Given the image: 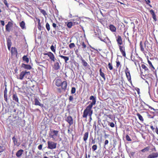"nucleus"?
<instances>
[{
    "instance_id": "38",
    "label": "nucleus",
    "mask_w": 158,
    "mask_h": 158,
    "mask_svg": "<svg viewBox=\"0 0 158 158\" xmlns=\"http://www.w3.org/2000/svg\"><path fill=\"white\" fill-rule=\"evenodd\" d=\"M140 50L142 52H143L144 51V48L143 47V46L142 45V42H140Z\"/></svg>"
},
{
    "instance_id": "48",
    "label": "nucleus",
    "mask_w": 158,
    "mask_h": 158,
    "mask_svg": "<svg viewBox=\"0 0 158 158\" xmlns=\"http://www.w3.org/2000/svg\"><path fill=\"white\" fill-rule=\"evenodd\" d=\"M116 66L117 68H118L120 65V62L118 61H116Z\"/></svg>"
},
{
    "instance_id": "35",
    "label": "nucleus",
    "mask_w": 158,
    "mask_h": 158,
    "mask_svg": "<svg viewBox=\"0 0 158 158\" xmlns=\"http://www.w3.org/2000/svg\"><path fill=\"white\" fill-rule=\"evenodd\" d=\"M148 64L149 65L150 67H152V69H151L152 70V71H153L154 72V70L155 69V68H154V66L152 64L151 62L149 60H148Z\"/></svg>"
},
{
    "instance_id": "50",
    "label": "nucleus",
    "mask_w": 158,
    "mask_h": 158,
    "mask_svg": "<svg viewBox=\"0 0 158 158\" xmlns=\"http://www.w3.org/2000/svg\"><path fill=\"white\" fill-rule=\"evenodd\" d=\"M41 12L44 15H47L46 11L44 10H41Z\"/></svg>"
},
{
    "instance_id": "8",
    "label": "nucleus",
    "mask_w": 158,
    "mask_h": 158,
    "mask_svg": "<svg viewBox=\"0 0 158 158\" xmlns=\"http://www.w3.org/2000/svg\"><path fill=\"white\" fill-rule=\"evenodd\" d=\"M67 86V81H63L60 86L61 89L64 91H65L66 89Z\"/></svg>"
},
{
    "instance_id": "37",
    "label": "nucleus",
    "mask_w": 158,
    "mask_h": 158,
    "mask_svg": "<svg viewBox=\"0 0 158 158\" xmlns=\"http://www.w3.org/2000/svg\"><path fill=\"white\" fill-rule=\"evenodd\" d=\"M46 27L48 31H49L50 30V25L48 23H47L46 25Z\"/></svg>"
},
{
    "instance_id": "11",
    "label": "nucleus",
    "mask_w": 158,
    "mask_h": 158,
    "mask_svg": "<svg viewBox=\"0 0 158 158\" xmlns=\"http://www.w3.org/2000/svg\"><path fill=\"white\" fill-rule=\"evenodd\" d=\"M12 23L10 22H9L8 24L6 26V31L10 32V27L12 26Z\"/></svg>"
},
{
    "instance_id": "20",
    "label": "nucleus",
    "mask_w": 158,
    "mask_h": 158,
    "mask_svg": "<svg viewBox=\"0 0 158 158\" xmlns=\"http://www.w3.org/2000/svg\"><path fill=\"white\" fill-rule=\"evenodd\" d=\"M12 98L13 100L15 102L19 103V99L16 94H13Z\"/></svg>"
},
{
    "instance_id": "64",
    "label": "nucleus",
    "mask_w": 158,
    "mask_h": 158,
    "mask_svg": "<svg viewBox=\"0 0 158 158\" xmlns=\"http://www.w3.org/2000/svg\"><path fill=\"white\" fill-rule=\"evenodd\" d=\"M58 91L59 92H61V89L60 88H58Z\"/></svg>"
},
{
    "instance_id": "29",
    "label": "nucleus",
    "mask_w": 158,
    "mask_h": 158,
    "mask_svg": "<svg viewBox=\"0 0 158 158\" xmlns=\"http://www.w3.org/2000/svg\"><path fill=\"white\" fill-rule=\"evenodd\" d=\"M100 74V76L103 78L104 81L106 80V77L104 73L102 71V69H100L99 70Z\"/></svg>"
},
{
    "instance_id": "57",
    "label": "nucleus",
    "mask_w": 158,
    "mask_h": 158,
    "mask_svg": "<svg viewBox=\"0 0 158 158\" xmlns=\"http://www.w3.org/2000/svg\"><path fill=\"white\" fill-rule=\"evenodd\" d=\"M91 143H92V144H94L95 143V140L93 139V138L92 139Z\"/></svg>"
},
{
    "instance_id": "28",
    "label": "nucleus",
    "mask_w": 158,
    "mask_h": 158,
    "mask_svg": "<svg viewBox=\"0 0 158 158\" xmlns=\"http://www.w3.org/2000/svg\"><path fill=\"white\" fill-rule=\"evenodd\" d=\"M110 30L112 32H115L116 31V28L113 25H110L109 26Z\"/></svg>"
},
{
    "instance_id": "43",
    "label": "nucleus",
    "mask_w": 158,
    "mask_h": 158,
    "mask_svg": "<svg viewBox=\"0 0 158 158\" xmlns=\"http://www.w3.org/2000/svg\"><path fill=\"white\" fill-rule=\"evenodd\" d=\"M76 89L75 87H72L71 90V93L72 94H73L75 93Z\"/></svg>"
},
{
    "instance_id": "23",
    "label": "nucleus",
    "mask_w": 158,
    "mask_h": 158,
    "mask_svg": "<svg viewBox=\"0 0 158 158\" xmlns=\"http://www.w3.org/2000/svg\"><path fill=\"white\" fill-rule=\"evenodd\" d=\"M19 25L20 27L22 29H26L25 23L24 21H22L19 23Z\"/></svg>"
},
{
    "instance_id": "63",
    "label": "nucleus",
    "mask_w": 158,
    "mask_h": 158,
    "mask_svg": "<svg viewBox=\"0 0 158 158\" xmlns=\"http://www.w3.org/2000/svg\"><path fill=\"white\" fill-rule=\"evenodd\" d=\"M150 127L153 130L155 129V128L152 126H151Z\"/></svg>"
},
{
    "instance_id": "55",
    "label": "nucleus",
    "mask_w": 158,
    "mask_h": 158,
    "mask_svg": "<svg viewBox=\"0 0 158 158\" xmlns=\"http://www.w3.org/2000/svg\"><path fill=\"white\" fill-rule=\"evenodd\" d=\"M40 20H39V23H38V26H39V27H38V28H39V29H40V28L41 27V25H40Z\"/></svg>"
},
{
    "instance_id": "6",
    "label": "nucleus",
    "mask_w": 158,
    "mask_h": 158,
    "mask_svg": "<svg viewBox=\"0 0 158 158\" xmlns=\"http://www.w3.org/2000/svg\"><path fill=\"white\" fill-rule=\"evenodd\" d=\"M44 55H47L49 57L51 61L55 62L56 59L55 58V56L54 54L51 52H48L47 53H45Z\"/></svg>"
},
{
    "instance_id": "22",
    "label": "nucleus",
    "mask_w": 158,
    "mask_h": 158,
    "mask_svg": "<svg viewBox=\"0 0 158 158\" xmlns=\"http://www.w3.org/2000/svg\"><path fill=\"white\" fill-rule=\"evenodd\" d=\"M23 150L22 149H20L18 150L16 153V156L17 157H20L22 154Z\"/></svg>"
},
{
    "instance_id": "5",
    "label": "nucleus",
    "mask_w": 158,
    "mask_h": 158,
    "mask_svg": "<svg viewBox=\"0 0 158 158\" xmlns=\"http://www.w3.org/2000/svg\"><path fill=\"white\" fill-rule=\"evenodd\" d=\"M30 72L22 71L20 74L19 77L18 78L20 80L23 79L24 77L25 76L26 78L27 77V76L30 75Z\"/></svg>"
},
{
    "instance_id": "7",
    "label": "nucleus",
    "mask_w": 158,
    "mask_h": 158,
    "mask_svg": "<svg viewBox=\"0 0 158 158\" xmlns=\"http://www.w3.org/2000/svg\"><path fill=\"white\" fill-rule=\"evenodd\" d=\"M65 120L69 124V126L73 124V119L71 116H69L67 117Z\"/></svg>"
},
{
    "instance_id": "40",
    "label": "nucleus",
    "mask_w": 158,
    "mask_h": 158,
    "mask_svg": "<svg viewBox=\"0 0 158 158\" xmlns=\"http://www.w3.org/2000/svg\"><path fill=\"white\" fill-rule=\"evenodd\" d=\"M142 67L144 69L145 71H148V68L146 67V66L144 64H142Z\"/></svg>"
},
{
    "instance_id": "21",
    "label": "nucleus",
    "mask_w": 158,
    "mask_h": 158,
    "mask_svg": "<svg viewBox=\"0 0 158 158\" xmlns=\"http://www.w3.org/2000/svg\"><path fill=\"white\" fill-rule=\"evenodd\" d=\"M150 13L152 16V17L155 21L157 20V19L156 18V15L155 14L153 10H151L150 11Z\"/></svg>"
},
{
    "instance_id": "3",
    "label": "nucleus",
    "mask_w": 158,
    "mask_h": 158,
    "mask_svg": "<svg viewBox=\"0 0 158 158\" xmlns=\"http://www.w3.org/2000/svg\"><path fill=\"white\" fill-rule=\"evenodd\" d=\"M59 131L54 130H50L49 135L50 138H52L53 140L56 141V137L58 136Z\"/></svg>"
},
{
    "instance_id": "33",
    "label": "nucleus",
    "mask_w": 158,
    "mask_h": 158,
    "mask_svg": "<svg viewBox=\"0 0 158 158\" xmlns=\"http://www.w3.org/2000/svg\"><path fill=\"white\" fill-rule=\"evenodd\" d=\"M150 149V147H147L144 148L141 150V152H147L149 151Z\"/></svg>"
},
{
    "instance_id": "17",
    "label": "nucleus",
    "mask_w": 158,
    "mask_h": 158,
    "mask_svg": "<svg viewBox=\"0 0 158 158\" xmlns=\"http://www.w3.org/2000/svg\"><path fill=\"white\" fill-rule=\"evenodd\" d=\"M12 139L15 145H16L17 146H19L20 145V143L19 142H18V140L15 137V136L13 137L12 138Z\"/></svg>"
},
{
    "instance_id": "24",
    "label": "nucleus",
    "mask_w": 158,
    "mask_h": 158,
    "mask_svg": "<svg viewBox=\"0 0 158 158\" xmlns=\"http://www.w3.org/2000/svg\"><path fill=\"white\" fill-rule=\"evenodd\" d=\"M117 41L118 44L119 45H121L122 44V39L121 36L118 35V38L117 39Z\"/></svg>"
},
{
    "instance_id": "2",
    "label": "nucleus",
    "mask_w": 158,
    "mask_h": 158,
    "mask_svg": "<svg viewBox=\"0 0 158 158\" xmlns=\"http://www.w3.org/2000/svg\"><path fill=\"white\" fill-rule=\"evenodd\" d=\"M135 106L138 107V109L139 111H141L143 110H146V109L145 107L144 104H145V103L142 100L140 101L139 102L136 100L135 102Z\"/></svg>"
},
{
    "instance_id": "1",
    "label": "nucleus",
    "mask_w": 158,
    "mask_h": 158,
    "mask_svg": "<svg viewBox=\"0 0 158 158\" xmlns=\"http://www.w3.org/2000/svg\"><path fill=\"white\" fill-rule=\"evenodd\" d=\"M90 100H92V102L89 105L87 106L84 110L82 117L83 118H87V116H90L93 114V110L92 108L93 105H94L96 102V98L93 96H91L89 98Z\"/></svg>"
},
{
    "instance_id": "15",
    "label": "nucleus",
    "mask_w": 158,
    "mask_h": 158,
    "mask_svg": "<svg viewBox=\"0 0 158 158\" xmlns=\"http://www.w3.org/2000/svg\"><path fill=\"white\" fill-rule=\"evenodd\" d=\"M22 67L23 68L25 69H27L28 70L31 69L32 67L31 66V65L28 64H24L23 63L22 64Z\"/></svg>"
},
{
    "instance_id": "26",
    "label": "nucleus",
    "mask_w": 158,
    "mask_h": 158,
    "mask_svg": "<svg viewBox=\"0 0 158 158\" xmlns=\"http://www.w3.org/2000/svg\"><path fill=\"white\" fill-rule=\"evenodd\" d=\"M77 45L79 47L81 45L82 47V48H83L84 50L86 47V45L84 41H81L80 43V44L79 45L77 43Z\"/></svg>"
},
{
    "instance_id": "32",
    "label": "nucleus",
    "mask_w": 158,
    "mask_h": 158,
    "mask_svg": "<svg viewBox=\"0 0 158 158\" xmlns=\"http://www.w3.org/2000/svg\"><path fill=\"white\" fill-rule=\"evenodd\" d=\"M125 73H126V77H127V78L128 81H131V75H130V72H128Z\"/></svg>"
},
{
    "instance_id": "56",
    "label": "nucleus",
    "mask_w": 158,
    "mask_h": 158,
    "mask_svg": "<svg viewBox=\"0 0 158 158\" xmlns=\"http://www.w3.org/2000/svg\"><path fill=\"white\" fill-rule=\"evenodd\" d=\"M128 72H129L130 71L129 70L128 68L126 67V69H125V73Z\"/></svg>"
},
{
    "instance_id": "46",
    "label": "nucleus",
    "mask_w": 158,
    "mask_h": 158,
    "mask_svg": "<svg viewBox=\"0 0 158 158\" xmlns=\"http://www.w3.org/2000/svg\"><path fill=\"white\" fill-rule=\"evenodd\" d=\"M126 140H127L128 141H131V139H130L129 136L128 135H127L126 136Z\"/></svg>"
},
{
    "instance_id": "18",
    "label": "nucleus",
    "mask_w": 158,
    "mask_h": 158,
    "mask_svg": "<svg viewBox=\"0 0 158 158\" xmlns=\"http://www.w3.org/2000/svg\"><path fill=\"white\" fill-rule=\"evenodd\" d=\"M88 136H89V132H85L84 135L83 137V139L85 143H86V141L88 139Z\"/></svg>"
},
{
    "instance_id": "58",
    "label": "nucleus",
    "mask_w": 158,
    "mask_h": 158,
    "mask_svg": "<svg viewBox=\"0 0 158 158\" xmlns=\"http://www.w3.org/2000/svg\"><path fill=\"white\" fill-rule=\"evenodd\" d=\"M155 131L156 134L158 135V128L157 127L156 128Z\"/></svg>"
},
{
    "instance_id": "34",
    "label": "nucleus",
    "mask_w": 158,
    "mask_h": 158,
    "mask_svg": "<svg viewBox=\"0 0 158 158\" xmlns=\"http://www.w3.org/2000/svg\"><path fill=\"white\" fill-rule=\"evenodd\" d=\"M137 116H138L139 119L141 121L143 122V119L142 116L139 113L136 114Z\"/></svg>"
},
{
    "instance_id": "42",
    "label": "nucleus",
    "mask_w": 158,
    "mask_h": 158,
    "mask_svg": "<svg viewBox=\"0 0 158 158\" xmlns=\"http://www.w3.org/2000/svg\"><path fill=\"white\" fill-rule=\"evenodd\" d=\"M72 25V23L71 22L68 23L67 24V26L69 28H71Z\"/></svg>"
},
{
    "instance_id": "59",
    "label": "nucleus",
    "mask_w": 158,
    "mask_h": 158,
    "mask_svg": "<svg viewBox=\"0 0 158 158\" xmlns=\"http://www.w3.org/2000/svg\"><path fill=\"white\" fill-rule=\"evenodd\" d=\"M2 148L3 147H1V146L0 147V149L2 150H1V151L0 150V153L2 152L4 150V149H2Z\"/></svg>"
},
{
    "instance_id": "61",
    "label": "nucleus",
    "mask_w": 158,
    "mask_h": 158,
    "mask_svg": "<svg viewBox=\"0 0 158 158\" xmlns=\"http://www.w3.org/2000/svg\"><path fill=\"white\" fill-rule=\"evenodd\" d=\"M52 26L54 27H55L56 26V24L55 23H53L52 24Z\"/></svg>"
},
{
    "instance_id": "16",
    "label": "nucleus",
    "mask_w": 158,
    "mask_h": 158,
    "mask_svg": "<svg viewBox=\"0 0 158 158\" xmlns=\"http://www.w3.org/2000/svg\"><path fill=\"white\" fill-rule=\"evenodd\" d=\"M7 90L6 87L5 89V90L4 91V97L5 101L7 102Z\"/></svg>"
},
{
    "instance_id": "30",
    "label": "nucleus",
    "mask_w": 158,
    "mask_h": 158,
    "mask_svg": "<svg viewBox=\"0 0 158 158\" xmlns=\"http://www.w3.org/2000/svg\"><path fill=\"white\" fill-rule=\"evenodd\" d=\"M23 60L26 62L27 63H28L29 61L28 58L27 57V56H24L23 57Z\"/></svg>"
},
{
    "instance_id": "49",
    "label": "nucleus",
    "mask_w": 158,
    "mask_h": 158,
    "mask_svg": "<svg viewBox=\"0 0 158 158\" xmlns=\"http://www.w3.org/2000/svg\"><path fill=\"white\" fill-rule=\"evenodd\" d=\"M108 143H109V141H108V140H105V142H104V148H105L106 145H107Z\"/></svg>"
},
{
    "instance_id": "44",
    "label": "nucleus",
    "mask_w": 158,
    "mask_h": 158,
    "mask_svg": "<svg viewBox=\"0 0 158 158\" xmlns=\"http://www.w3.org/2000/svg\"><path fill=\"white\" fill-rule=\"evenodd\" d=\"M108 66L109 68V69L110 70H112L113 69V66L112 64L110 63H109L108 64Z\"/></svg>"
},
{
    "instance_id": "9",
    "label": "nucleus",
    "mask_w": 158,
    "mask_h": 158,
    "mask_svg": "<svg viewBox=\"0 0 158 158\" xmlns=\"http://www.w3.org/2000/svg\"><path fill=\"white\" fill-rule=\"evenodd\" d=\"M158 157V152H153L150 154L147 158H156Z\"/></svg>"
},
{
    "instance_id": "51",
    "label": "nucleus",
    "mask_w": 158,
    "mask_h": 158,
    "mask_svg": "<svg viewBox=\"0 0 158 158\" xmlns=\"http://www.w3.org/2000/svg\"><path fill=\"white\" fill-rule=\"evenodd\" d=\"M42 147H43L42 144H40L38 146V149L40 150H41L42 149Z\"/></svg>"
},
{
    "instance_id": "60",
    "label": "nucleus",
    "mask_w": 158,
    "mask_h": 158,
    "mask_svg": "<svg viewBox=\"0 0 158 158\" xmlns=\"http://www.w3.org/2000/svg\"><path fill=\"white\" fill-rule=\"evenodd\" d=\"M34 111H39L40 112H41L40 110L39 109H36L35 110H34Z\"/></svg>"
},
{
    "instance_id": "54",
    "label": "nucleus",
    "mask_w": 158,
    "mask_h": 158,
    "mask_svg": "<svg viewBox=\"0 0 158 158\" xmlns=\"http://www.w3.org/2000/svg\"><path fill=\"white\" fill-rule=\"evenodd\" d=\"M145 1L146 2V3L148 5H149V3H150V0H147V1L146 0H145Z\"/></svg>"
},
{
    "instance_id": "53",
    "label": "nucleus",
    "mask_w": 158,
    "mask_h": 158,
    "mask_svg": "<svg viewBox=\"0 0 158 158\" xmlns=\"http://www.w3.org/2000/svg\"><path fill=\"white\" fill-rule=\"evenodd\" d=\"M0 23L2 25V26H4V25H5V23H4V21H3V20H1L0 21Z\"/></svg>"
},
{
    "instance_id": "41",
    "label": "nucleus",
    "mask_w": 158,
    "mask_h": 158,
    "mask_svg": "<svg viewBox=\"0 0 158 158\" xmlns=\"http://www.w3.org/2000/svg\"><path fill=\"white\" fill-rule=\"evenodd\" d=\"M75 46L74 43H72L70 44L69 45V47L70 48H72Z\"/></svg>"
},
{
    "instance_id": "27",
    "label": "nucleus",
    "mask_w": 158,
    "mask_h": 158,
    "mask_svg": "<svg viewBox=\"0 0 158 158\" xmlns=\"http://www.w3.org/2000/svg\"><path fill=\"white\" fill-rule=\"evenodd\" d=\"M59 56L61 58L64 59L65 63H67V61L69 60V57L68 56H64L61 55H59Z\"/></svg>"
},
{
    "instance_id": "47",
    "label": "nucleus",
    "mask_w": 158,
    "mask_h": 158,
    "mask_svg": "<svg viewBox=\"0 0 158 158\" xmlns=\"http://www.w3.org/2000/svg\"><path fill=\"white\" fill-rule=\"evenodd\" d=\"M3 2L5 5L7 7H8L9 6L8 5V4L6 0H4Z\"/></svg>"
},
{
    "instance_id": "4",
    "label": "nucleus",
    "mask_w": 158,
    "mask_h": 158,
    "mask_svg": "<svg viewBox=\"0 0 158 158\" xmlns=\"http://www.w3.org/2000/svg\"><path fill=\"white\" fill-rule=\"evenodd\" d=\"M48 148L50 149H55L56 147L57 143L51 141H49L47 142Z\"/></svg>"
},
{
    "instance_id": "31",
    "label": "nucleus",
    "mask_w": 158,
    "mask_h": 158,
    "mask_svg": "<svg viewBox=\"0 0 158 158\" xmlns=\"http://www.w3.org/2000/svg\"><path fill=\"white\" fill-rule=\"evenodd\" d=\"M81 60L82 61V64L84 66L86 67L89 65V64H88L87 62L85 61L82 58Z\"/></svg>"
},
{
    "instance_id": "13",
    "label": "nucleus",
    "mask_w": 158,
    "mask_h": 158,
    "mask_svg": "<svg viewBox=\"0 0 158 158\" xmlns=\"http://www.w3.org/2000/svg\"><path fill=\"white\" fill-rule=\"evenodd\" d=\"M63 81L60 79H58L55 80V84L57 87H60Z\"/></svg>"
},
{
    "instance_id": "45",
    "label": "nucleus",
    "mask_w": 158,
    "mask_h": 158,
    "mask_svg": "<svg viewBox=\"0 0 158 158\" xmlns=\"http://www.w3.org/2000/svg\"><path fill=\"white\" fill-rule=\"evenodd\" d=\"M108 125L112 127H114V124L112 122H109L108 123Z\"/></svg>"
},
{
    "instance_id": "12",
    "label": "nucleus",
    "mask_w": 158,
    "mask_h": 158,
    "mask_svg": "<svg viewBox=\"0 0 158 158\" xmlns=\"http://www.w3.org/2000/svg\"><path fill=\"white\" fill-rule=\"evenodd\" d=\"M53 68L55 70H58L60 69V65L58 62H56L54 63Z\"/></svg>"
},
{
    "instance_id": "25",
    "label": "nucleus",
    "mask_w": 158,
    "mask_h": 158,
    "mask_svg": "<svg viewBox=\"0 0 158 158\" xmlns=\"http://www.w3.org/2000/svg\"><path fill=\"white\" fill-rule=\"evenodd\" d=\"M7 43L8 48L9 50H10L12 43L11 40L9 38L7 39Z\"/></svg>"
},
{
    "instance_id": "14",
    "label": "nucleus",
    "mask_w": 158,
    "mask_h": 158,
    "mask_svg": "<svg viewBox=\"0 0 158 158\" xmlns=\"http://www.w3.org/2000/svg\"><path fill=\"white\" fill-rule=\"evenodd\" d=\"M119 49L122 53V54L123 55V56H126V53L125 52V48L124 47L121 46L120 45H119Z\"/></svg>"
},
{
    "instance_id": "62",
    "label": "nucleus",
    "mask_w": 158,
    "mask_h": 158,
    "mask_svg": "<svg viewBox=\"0 0 158 158\" xmlns=\"http://www.w3.org/2000/svg\"><path fill=\"white\" fill-rule=\"evenodd\" d=\"M149 108H150V109H151V110H155V109H154L152 107H151V106H149Z\"/></svg>"
},
{
    "instance_id": "10",
    "label": "nucleus",
    "mask_w": 158,
    "mask_h": 158,
    "mask_svg": "<svg viewBox=\"0 0 158 158\" xmlns=\"http://www.w3.org/2000/svg\"><path fill=\"white\" fill-rule=\"evenodd\" d=\"M34 102H35L34 105H36V106L38 105V106H40V107H44V104H41L39 100H38V99L37 98H35V99Z\"/></svg>"
},
{
    "instance_id": "19",
    "label": "nucleus",
    "mask_w": 158,
    "mask_h": 158,
    "mask_svg": "<svg viewBox=\"0 0 158 158\" xmlns=\"http://www.w3.org/2000/svg\"><path fill=\"white\" fill-rule=\"evenodd\" d=\"M11 52L12 54L17 55L18 52L17 50L15 48L12 47L11 49Z\"/></svg>"
},
{
    "instance_id": "36",
    "label": "nucleus",
    "mask_w": 158,
    "mask_h": 158,
    "mask_svg": "<svg viewBox=\"0 0 158 158\" xmlns=\"http://www.w3.org/2000/svg\"><path fill=\"white\" fill-rule=\"evenodd\" d=\"M56 48V45H55L54 46L53 45H52L51 47L50 48L51 50L53 52H55L56 50L55 49V48Z\"/></svg>"
},
{
    "instance_id": "39",
    "label": "nucleus",
    "mask_w": 158,
    "mask_h": 158,
    "mask_svg": "<svg viewBox=\"0 0 158 158\" xmlns=\"http://www.w3.org/2000/svg\"><path fill=\"white\" fill-rule=\"evenodd\" d=\"M97 146L96 145H94L92 147L93 151H94L97 149Z\"/></svg>"
},
{
    "instance_id": "52",
    "label": "nucleus",
    "mask_w": 158,
    "mask_h": 158,
    "mask_svg": "<svg viewBox=\"0 0 158 158\" xmlns=\"http://www.w3.org/2000/svg\"><path fill=\"white\" fill-rule=\"evenodd\" d=\"M73 96H70L69 97V100L70 101H72L73 100Z\"/></svg>"
}]
</instances>
